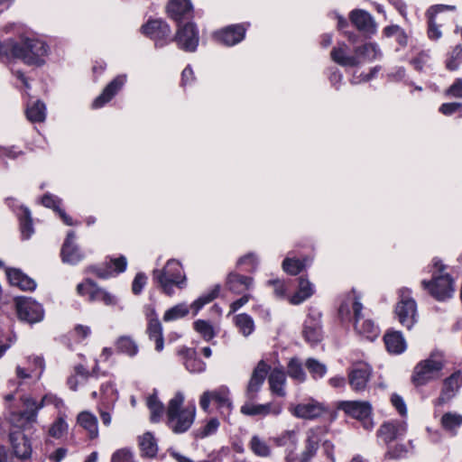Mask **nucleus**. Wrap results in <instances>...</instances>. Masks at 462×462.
<instances>
[{
  "mask_svg": "<svg viewBox=\"0 0 462 462\" xmlns=\"http://www.w3.org/2000/svg\"><path fill=\"white\" fill-rule=\"evenodd\" d=\"M355 52L356 57L360 59V64L375 60L382 55L378 45L374 42H368L356 47Z\"/></svg>",
  "mask_w": 462,
  "mask_h": 462,
  "instance_id": "obj_34",
  "label": "nucleus"
},
{
  "mask_svg": "<svg viewBox=\"0 0 462 462\" xmlns=\"http://www.w3.org/2000/svg\"><path fill=\"white\" fill-rule=\"evenodd\" d=\"M219 291L220 287L217 285L210 291L197 299L191 304V309L194 310V314L196 315L199 311V310L203 308V306L216 299L219 293Z\"/></svg>",
  "mask_w": 462,
  "mask_h": 462,
  "instance_id": "obj_50",
  "label": "nucleus"
},
{
  "mask_svg": "<svg viewBox=\"0 0 462 462\" xmlns=\"http://www.w3.org/2000/svg\"><path fill=\"white\" fill-rule=\"evenodd\" d=\"M193 327L194 329L207 341L211 340L216 336L214 328L208 321L198 319L194 322Z\"/></svg>",
  "mask_w": 462,
  "mask_h": 462,
  "instance_id": "obj_53",
  "label": "nucleus"
},
{
  "mask_svg": "<svg viewBox=\"0 0 462 462\" xmlns=\"http://www.w3.org/2000/svg\"><path fill=\"white\" fill-rule=\"evenodd\" d=\"M184 402V394L180 392L170 400L167 409L168 425L174 433H183L192 425L196 408L194 405L181 409Z\"/></svg>",
  "mask_w": 462,
  "mask_h": 462,
  "instance_id": "obj_4",
  "label": "nucleus"
},
{
  "mask_svg": "<svg viewBox=\"0 0 462 462\" xmlns=\"http://www.w3.org/2000/svg\"><path fill=\"white\" fill-rule=\"evenodd\" d=\"M89 284H91L95 289H99V287L94 282H92L89 279H87L77 285V292L80 296L88 297V300L91 301L92 290L89 289Z\"/></svg>",
  "mask_w": 462,
  "mask_h": 462,
  "instance_id": "obj_61",
  "label": "nucleus"
},
{
  "mask_svg": "<svg viewBox=\"0 0 462 462\" xmlns=\"http://www.w3.org/2000/svg\"><path fill=\"white\" fill-rule=\"evenodd\" d=\"M251 450L259 457H267L271 453V448L266 441L258 436H254L250 440Z\"/></svg>",
  "mask_w": 462,
  "mask_h": 462,
  "instance_id": "obj_51",
  "label": "nucleus"
},
{
  "mask_svg": "<svg viewBox=\"0 0 462 462\" xmlns=\"http://www.w3.org/2000/svg\"><path fill=\"white\" fill-rule=\"evenodd\" d=\"M289 411L293 416L302 420H315L328 412L327 407L314 399L291 404Z\"/></svg>",
  "mask_w": 462,
  "mask_h": 462,
  "instance_id": "obj_10",
  "label": "nucleus"
},
{
  "mask_svg": "<svg viewBox=\"0 0 462 462\" xmlns=\"http://www.w3.org/2000/svg\"><path fill=\"white\" fill-rule=\"evenodd\" d=\"M245 28L241 25L228 26L215 33V37L220 42L232 46L240 42L245 37Z\"/></svg>",
  "mask_w": 462,
  "mask_h": 462,
  "instance_id": "obj_27",
  "label": "nucleus"
},
{
  "mask_svg": "<svg viewBox=\"0 0 462 462\" xmlns=\"http://www.w3.org/2000/svg\"><path fill=\"white\" fill-rule=\"evenodd\" d=\"M288 374L291 378L298 380L299 382H303L306 377L300 363L296 359H291L288 365Z\"/></svg>",
  "mask_w": 462,
  "mask_h": 462,
  "instance_id": "obj_56",
  "label": "nucleus"
},
{
  "mask_svg": "<svg viewBox=\"0 0 462 462\" xmlns=\"http://www.w3.org/2000/svg\"><path fill=\"white\" fill-rule=\"evenodd\" d=\"M306 367L314 378L323 377L327 373L326 365L313 358H309L306 361Z\"/></svg>",
  "mask_w": 462,
  "mask_h": 462,
  "instance_id": "obj_55",
  "label": "nucleus"
},
{
  "mask_svg": "<svg viewBox=\"0 0 462 462\" xmlns=\"http://www.w3.org/2000/svg\"><path fill=\"white\" fill-rule=\"evenodd\" d=\"M462 386V374L456 372L443 382L441 393L435 401L436 405H443L450 402L458 393Z\"/></svg>",
  "mask_w": 462,
  "mask_h": 462,
  "instance_id": "obj_15",
  "label": "nucleus"
},
{
  "mask_svg": "<svg viewBox=\"0 0 462 462\" xmlns=\"http://www.w3.org/2000/svg\"><path fill=\"white\" fill-rule=\"evenodd\" d=\"M6 276L11 285L23 291H33L36 288V282L19 269H7Z\"/></svg>",
  "mask_w": 462,
  "mask_h": 462,
  "instance_id": "obj_28",
  "label": "nucleus"
},
{
  "mask_svg": "<svg viewBox=\"0 0 462 462\" xmlns=\"http://www.w3.org/2000/svg\"><path fill=\"white\" fill-rule=\"evenodd\" d=\"M117 352L129 356H134L138 353V346L136 342L130 337L123 336L116 341Z\"/></svg>",
  "mask_w": 462,
  "mask_h": 462,
  "instance_id": "obj_43",
  "label": "nucleus"
},
{
  "mask_svg": "<svg viewBox=\"0 0 462 462\" xmlns=\"http://www.w3.org/2000/svg\"><path fill=\"white\" fill-rule=\"evenodd\" d=\"M15 305L18 318L22 321L33 324L42 320L43 309L41 304L32 298H16Z\"/></svg>",
  "mask_w": 462,
  "mask_h": 462,
  "instance_id": "obj_9",
  "label": "nucleus"
},
{
  "mask_svg": "<svg viewBox=\"0 0 462 462\" xmlns=\"http://www.w3.org/2000/svg\"><path fill=\"white\" fill-rule=\"evenodd\" d=\"M180 354L185 356L184 365L190 373H201L206 369V364L196 356L193 349L185 348Z\"/></svg>",
  "mask_w": 462,
  "mask_h": 462,
  "instance_id": "obj_36",
  "label": "nucleus"
},
{
  "mask_svg": "<svg viewBox=\"0 0 462 462\" xmlns=\"http://www.w3.org/2000/svg\"><path fill=\"white\" fill-rule=\"evenodd\" d=\"M141 32L154 40L156 47H162L171 34V28L162 20H150L141 27Z\"/></svg>",
  "mask_w": 462,
  "mask_h": 462,
  "instance_id": "obj_13",
  "label": "nucleus"
},
{
  "mask_svg": "<svg viewBox=\"0 0 462 462\" xmlns=\"http://www.w3.org/2000/svg\"><path fill=\"white\" fill-rule=\"evenodd\" d=\"M406 432V424L403 421H391L383 424L378 431L384 442L388 443L402 436Z\"/></svg>",
  "mask_w": 462,
  "mask_h": 462,
  "instance_id": "obj_29",
  "label": "nucleus"
},
{
  "mask_svg": "<svg viewBox=\"0 0 462 462\" xmlns=\"http://www.w3.org/2000/svg\"><path fill=\"white\" fill-rule=\"evenodd\" d=\"M446 360L440 351H433L430 356L420 361L414 368L412 382L417 386H421L439 377Z\"/></svg>",
  "mask_w": 462,
  "mask_h": 462,
  "instance_id": "obj_5",
  "label": "nucleus"
},
{
  "mask_svg": "<svg viewBox=\"0 0 462 462\" xmlns=\"http://www.w3.org/2000/svg\"><path fill=\"white\" fill-rule=\"evenodd\" d=\"M146 317L148 319L147 334L151 340H154L155 349L161 352L164 346L162 326L157 318L154 309L150 308L146 312Z\"/></svg>",
  "mask_w": 462,
  "mask_h": 462,
  "instance_id": "obj_17",
  "label": "nucleus"
},
{
  "mask_svg": "<svg viewBox=\"0 0 462 462\" xmlns=\"http://www.w3.org/2000/svg\"><path fill=\"white\" fill-rule=\"evenodd\" d=\"M191 10L192 5L189 0H171L167 7L169 16L176 22H180Z\"/></svg>",
  "mask_w": 462,
  "mask_h": 462,
  "instance_id": "obj_32",
  "label": "nucleus"
},
{
  "mask_svg": "<svg viewBox=\"0 0 462 462\" xmlns=\"http://www.w3.org/2000/svg\"><path fill=\"white\" fill-rule=\"evenodd\" d=\"M241 413L247 416H278L282 411V406L280 403L268 402L264 404H255L251 402H245L241 406Z\"/></svg>",
  "mask_w": 462,
  "mask_h": 462,
  "instance_id": "obj_16",
  "label": "nucleus"
},
{
  "mask_svg": "<svg viewBox=\"0 0 462 462\" xmlns=\"http://www.w3.org/2000/svg\"><path fill=\"white\" fill-rule=\"evenodd\" d=\"M436 271L431 282L423 281L421 283L428 289L430 294L438 300H446L453 296L455 291L454 281L448 273H443L445 266L440 260L433 262Z\"/></svg>",
  "mask_w": 462,
  "mask_h": 462,
  "instance_id": "obj_7",
  "label": "nucleus"
},
{
  "mask_svg": "<svg viewBox=\"0 0 462 462\" xmlns=\"http://www.w3.org/2000/svg\"><path fill=\"white\" fill-rule=\"evenodd\" d=\"M117 400V391L111 383H107L101 387V402L115 404Z\"/></svg>",
  "mask_w": 462,
  "mask_h": 462,
  "instance_id": "obj_57",
  "label": "nucleus"
},
{
  "mask_svg": "<svg viewBox=\"0 0 462 462\" xmlns=\"http://www.w3.org/2000/svg\"><path fill=\"white\" fill-rule=\"evenodd\" d=\"M22 213L19 216L20 218V226L22 237L23 239H29L34 232L31 212L27 208H22Z\"/></svg>",
  "mask_w": 462,
  "mask_h": 462,
  "instance_id": "obj_46",
  "label": "nucleus"
},
{
  "mask_svg": "<svg viewBox=\"0 0 462 462\" xmlns=\"http://www.w3.org/2000/svg\"><path fill=\"white\" fill-rule=\"evenodd\" d=\"M47 51L46 44L37 39H23L20 43L10 41L0 45V55L21 59L29 65L42 64Z\"/></svg>",
  "mask_w": 462,
  "mask_h": 462,
  "instance_id": "obj_2",
  "label": "nucleus"
},
{
  "mask_svg": "<svg viewBox=\"0 0 462 462\" xmlns=\"http://www.w3.org/2000/svg\"><path fill=\"white\" fill-rule=\"evenodd\" d=\"M349 18L351 23L356 27L360 32L373 34L376 32V23L371 14L365 10L356 9L353 10Z\"/></svg>",
  "mask_w": 462,
  "mask_h": 462,
  "instance_id": "obj_20",
  "label": "nucleus"
},
{
  "mask_svg": "<svg viewBox=\"0 0 462 462\" xmlns=\"http://www.w3.org/2000/svg\"><path fill=\"white\" fill-rule=\"evenodd\" d=\"M147 277L145 274L140 273H137L135 278L134 279L132 284V291L134 294H139L146 284Z\"/></svg>",
  "mask_w": 462,
  "mask_h": 462,
  "instance_id": "obj_64",
  "label": "nucleus"
},
{
  "mask_svg": "<svg viewBox=\"0 0 462 462\" xmlns=\"http://www.w3.org/2000/svg\"><path fill=\"white\" fill-rule=\"evenodd\" d=\"M139 446L143 456L153 457L157 454V443L151 432H145L139 437Z\"/></svg>",
  "mask_w": 462,
  "mask_h": 462,
  "instance_id": "obj_41",
  "label": "nucleus"
},
{
  "mask_svg": "<svg viewBox=\"0 0 462 462\" xmlns=\"http://www.w3.org/2000/svg\"><path fill=\"white\" fill-rule=\"evenodd\" d=\"M115 404L110 403L109 402L106 403L105 402H101L97 407L98 413L100 415L102 423L108 427L112 422V414L111 411L114 410Z\"/></svg>",
  "mask_w": 462,
  "mask_h": 462,
  "instance_id": "obj_54",
  "label": "nucleus"
},
{
  "mask_svg": "<svg viewBox=\"0 0 462 462\" xmlns=\"http://www.w3.org/2000/svg\"><path fill=\"white\" fill-rule=\"evenodd\" d=\"M67 415L65 412L58 414L57 419L50 425L48 434L54 439L63 438L69 430V424L66 421Z\"/></svg>",
  "mask_w": 462,
  "mask_h": 462,
  "instance_id": "obj_39",
  "label": "nucleus"
},
{
  "mask_svg": "<svg viewBox=\"0 0 462 462\" xmlns=\"http://www.w3.org/2000/svg\"><path fill=\"white\" fill-rule=\"evenodd\" d=\"M61 257L63 262L70 264L79 263L84 257V254L75 244V233L73 231H69L67 235L61 248Z\"/></svg>",
  "mask_w": 462,
  "mask_h": 462,
  "instance_id": "obj_22",
  "label": "nucleus"
},
{
  "mask_svg": "<svg viewBox=\"0 0 462 462\" xmlns=\"http://www.w3.org/2000/svg\"><path fill=\"white\" fill-rule=\"evenodd\" d=\"M146 404L151 412V420L157 422L164 413L162 402H160L156 394L153 393L147 398Z\"/></svg>",
  "mask_w": 462,
  "mask_h": 462,
  "instance_id": "obj_47",
  "label": "nucleus"
},
{
  "mask_svg": "<svg viewBox=\"0 0 462 462\" xmlns=\"http://www.w3.org/2000/svg\"><path fill=\"white\" fill-rule=\"evenodd\" d=\"M77 425L85 430L90 439H95L99 435L98 420L97 416L89 411H80L76 418Z\"/></svg>",
  "mask_w": 462,
  "mask_h": 462,
  "instance_id": "obj_24",
  "label": "nucleus"
},
{
  "mask_svg": "<svg viewBox=\"0 0 462 462\" xmlns=\"http://www.w3.org/2000/svg\"><path fill=\"white\" fill-rule=\"evenodd\" d=\"M362 310L363 306L356 297L351 296L341 304L339 314L343 319H349L351 312H353L356 331L366 339L373 341L379 336V328L374 325L373 320L365 319Z\"/></svg>",
  "mask_w": 462,
  "mask_h": 462,
  "instance_id": "obj_3",
  "label": "nucleus"
},
{
  "mask_svg": "<svg viewBox=\"0 0 462 462\" xmlns=\"http://www.w3.org/2000/svg\"><path fill=\"white\" fill-rule=\"evenodd\" d=\"M189 313V308L184 303H180L167 310L163 315L165 322L173 321L185 317Z\"/></svg>",
  "mask_w": 462,
  "mask_h": 462,
  "instance_id": "obj_52",
  "label": "nucleus"
},
{
  "mask_svg": "<svg viewBox=\"0 0 462 462\" xmlns=\"http://www.w3.org/2000/svg\"><path fill=\"white\" fill-rule=\"evenodd\" d=\"M269 370L270 365L263 360L258 362L257 365L253 370L246 386L245 396L248 400L253 401L257 397V393L261 390Z\"/></svg>",
  "mask_w": 462,
  "mask_h": 462,
  "instance_id": "obj_12",
  "label": "nucleus"
},
{
  "mask_svg": "<svg viewBox=\"0 0 462 462\" xmlns=\"http://www.w3.org/2000/svg\"><path fill=\"white\" fill-rule=\"evenodd\" d=\"M268 383L270 390L273 394L280 397H284L286 395V375L284 372L279 369L273 370L269 375Z\"/></svg>",
  "mask_w": 462,
  "mask_h": 462,
  "instance_id": "obj_33",
  "label": "nucleus"
},
{
  "mask_svg": "<svg viewBox=\"0 0 462 462\" xmlns=\"http://www.w3.org/2000/svg\"><path fill=\"white\" fill-rule=\"evenodd\" d=\"M211 401L215 402L221 409L230 411L232 407V402L229 398V390L226 387H220L214 391L204 392L199 399V405L201 409L208 411Z\"/></svg>",
  "mask_w": 462,
  "mask_h": 462,
  "instance_id": "obj_14",
  "label": "nucleus"
},
{
  "mask_svg": "<svg viewBox=\"0 0 462 462\" xmlns=\"http://www.w3.org/2000/svg\"><path fill=\"white\" fill-rule=\"evenodd\" d=\"M303 336L310 343H317L321 339L320 314H309L303 328Z\"/></svg>",
  "mask_w": 462,
  "mask_h": 462,
  "instance_id": "obj_26",
  "label": "nucleus"
},
{
  "mask_svg": "<svg viewBox=\"0 0 462 462\" xmlns=\"http://www.w3.org/2000/svg\"><path fill=\"white\" fill-rule=\"evenodd\" d=\"M111 462H134L133 453L127 448H121L114 452Z\"/></svg>",
  "mask_w": 462,
  "mask_h": 462,
  "instance_id": "obj_60",
  "label": "nucleus"
},
{
  "mask_svg": "<svg viewBox=\"0 0 462 462\" xmlns=\"http://www.w3.org/2000/svg\"><path fill=\"white\" fill-rule=\"evenodd\" d=\"M440 423L446 431L457 434V430L462 426V414L456 411L446 412L442 415Z\"/></svg>",
  "mask_w": 462,
  "mask_h": 462,
  "instance_id": "obj_38",
  "label": "nucleus"
},
{
  "mask_svg": "<svg viewBox=\"0 0 462 462\" xmlns=\"http://www.w3.org/2000/svg\"><path fill=\"white\" fill-rule=\"evenodd\" d=\"M446 94L451 97L462 98V79H457L446 90Z\"/></svg>",
  "mask_w": 462,
  "mask_h": 462,
  "instance_id": "obj_63",
  "label": "nucleus"
},
{
  "mask_svg": "<svg viewBox=\"0 0 462 462\" xmlns=\"http://www.w3.org/2000/svg\"><path fill=\"white\" fill-rule=\"evenodd\" d=\"M428 18H429V29H428L429 37L431 40H439L442 35L439 26L436 23L435 17L428 16Z\"/></svg>",
  "mask_w": 462,
  "mask_h": 462,
  "instance_id": "obj_62",
  "label": "nucleus"
},
{
  "mask_svg": "<svg viewBox=\"0 0 462 462\" xmlns=\"http://www.w3.org/2000/svg\"><path fill=\"white\" fill-rule=\"evenodd\" d=\"M42 202L45 207L51 208L57 212H59V215L63 220L64 224H66L67 226L74 225L71 217L68 216L63 210L59 208V204L60 203V200L59 199L52 195L47 194L43 196V198L42 199Z\"/></svg>",
  "mask_w": 462,
  "mask_h": 462,
  "instance_id": "obj_45",
  "label": "nucleus"
},
{
  "mask_svg": "<svg viewBox=\"0 0 462 462\" xmlns=\"http://www.w3.org/2000/svg\"><path fill=\"white\" fill-rule=\"evenodd\" d=\"M34 368H25L18 365L16 367V375L20 379H27L31 377H35L36 379H40L43 368L44 362L43 359L40 356H34L32 358Z\"/></svg>",
  "mask_w": 462,
  "mask_h": 462,
  "instance_id": "obj_37",
  "label": "nucleus"
},
{
  "mask_svg": "<svg viewBox=\"0 0 462 462\" xmlns=\"http://www.w3.org/2000/svg\"><path fill=\"white\" fill-rule=\"evenodd\" d=\"M307 265V259L300 260L292 257H286L282 264V270L290 275H297Z\"/></svg>",
  "mask_w": 462,
  "mask_h": 462,
  "instance_id": "obj_44",
  "label": "nucleus"
},
{
  "mask_svg": "<svg viewBox=\"0 0 462 462\" xmlns=\"http://www.w3.org/2000/svg\"><path fill=\"white\" fill-rule=\"evenodd\" d=\"M152 277L168 295H171L173 293V285L182 288L186 282V276L182 271V266L180 263L175 259L169 260L163 269L153 270Z\"/></svg>",
  "mask_w": 462,
  "mask_h": 462,
  "instance_id": "obj_6",
  "label": "nucleus"
},
{
  "mask_svg": "<svg viewBox=\"0 0 462 462\" xmlns=\"http://www.w3.org/2000/svg\"><path fill=\"white\" fill-rule=\"evenodd\" d=\"M89 289L92 290L91 301H103L108 306L116 304V297L112 293L101 288L95 289L91 284H89Z\"/></svg>",
  "mask_w": 462,
  "mask_h": 462,
  "instance_id": "obj_49",
  "label": "nucleus"
},
{
  "mask_svg": "<svg viewBox=\"0 0 462 462\" xmlns=\"http://www.w3.org/2000/svg\"><path fill=\"white\" fill-rule=\"evenodd\" d=\"M338 408L360 420L368 419L372 411L371 404L368 402L344 401L339 402Z\"/></svg>",
  "mask_w": 462,
  "mask_h": 462,
  "instance_id": "obj_18",
  "label": "nucleus"
},
{
  "mask_svg": "<svg viewBox=\"0 0 462 462\" xmlns=\"http://www.w3.org/2000/svg\"><path fill=\"white\" fill-rule=\"evenodd\" d=\"M226 285L235 293H242L251 288L253 279L237 273H230L227 276Z\"/></svg>",
  "mask_w": 462,
  "mask_h": 462,
  "instance_id": "obj_35",
  "label": "nucleus"
},
{
  "mask_svg": "<svg viewBox=\"0 0 462 462\" xmlns=\"http://www.w3.org/2000/svg\"><path fill=\"white\" fill-rule=\"evenodd\" d=\"M45 110V105L41 101H36L27 107V118L32 122H42L46 116Z\"/></svg>",
  "mask_w": 462,
  "mask_h": 462,
  "instance_id": "obj_48",
  "label": "nucleus"
},
{
  "mask_svg": "<svg viewBox=\"0 0 462 462\" xmlns=\"http://www.w3.org/2000/svg\"><path fill=\"white\" fill-rule=\"evenodd\" d=\"M23 154V151L18 149L16 146H0V160H4L5 158L15 160Z\"/></svg>",
  "mask_w": 462,
  "mask_h": 462,
  "instance_id": "obj_59",
  "label": "nucleus"
},
{
  "mask_svg": "<svg viewBox=\"0 0 462 462\" xmlns=\"http://www.w3.org/2000/svg\"><path fill=\"white\" fill-rule=\"evenodd\" d=\"M371 367L366 364L356 365L349 374V384L356 392L364 391L370 379Z\"/></svg>",
  "mask_w": 462,
  "mask_h": 462,
  "instance_id": "obj_21",
  "label": "nucleus"
},
{
  "mask_svg": "<svg viewBox=\"0 0 462 462\" xmlns=\"http://www.w3.org/2000/svg\"><path fill=\"white\" fill-rule=\"evenodd\" d=\"M400 301L395 308V313L399 322L408 329H411L417 322V305L413 299L410 297L408 289L400 291Z\"/></svg>",
  "mask_w": 462,
  "mask_h": 462,
  "instance_id": "obj_8",
  "label": "nucleus"
},
{
  "mask_svg": "<svg viewBox=\"0 0 462 462\" xmlns=\"http://www.w3.org/2000/svg\"><path fill=\"white\" fill-rule=\"evenodd\" d=\"M10 441L13 452L16 457L25 459L31 456V442L23 433L20 431L11 433Z\"/></svg>",
  "mask_w": 462,
  "mask_h": 462,
  "instance_id": "obj_25",
  "label": "nucleus"
},
{
  "mask_svg": "<svg viewBox=\"0 0 462 462\" xmlns=\"http://www.w3.org/2000/svg\"><path fill=\"white\" fill-rule=\"evenodd\" d=\"M126 82L125 75H119L115 78L103 90V92L93 101L92 106L99 108L109 102L112 97Z\"/></svg>",
  "mask_w": 462,
  "mask_h": 462,
  "instance_id": "obj_23",
  "label": "nucleus"
},
{
  "mask_svg": "<svg viewBox=\"0 0 462 462\" xmlns=\"http://www.w3.org/2000/svg\"><path fill=\"white\" fill-rule=\"evenodd\" d=\"M383 341L387 351L392 354H402L407 347L406 341L399 331H387L383 337Z\"/></svg>",
  "mask_w": 462,
  "mask_h": 462,
  "instance_id": "obj_30",
  "label": "nucleus"
},
{
  "mask_svg": "<svg viewBox=\"0 0 462 462\" xmlns=\"http://www.w3.org/2000/svg\"><path fill=\"white\" fill-rule=\"evenodd\" d=\"M25 402L28 407H30L31 405L34 406V409L36 411L46 405H53L54 408L58 411V414H60V412H65L64 402L60 398L51 393L44 395L39 405H36L35 402L30 399H26Z\"/></svg>",
  "mask_w": 462,
  "mask_h": 462,
  "instance_id": "obj_40",
  "label": "nucleus"
},
{
  "mask_svg": "<svg viewBox=\"0 0 462 462\" xmlns=\"http://www.w3.org/2000/svg\"><path fill=\"white\" fill-rule=\"evenodd\" d=\"M315 292V287L307 278L299 279L298 291L289 299L290 303L299 305L311 297Z\"/></svg>",
  "mask_w": 462,
  "mask_h": 462,
  "instance_id": "obj_31",
  "label": "nucleus"
},
{
  "mask_svg": "<svg viewBox=\"0 0 462 462\" xmlns=\"http://www.w3.org/2000/svg\"><path fill=\"white\" fill-rule=\"evenodd\" d=\"M333 61L342 67H356L360 65V59L356 57V52L349 54V47L344 43H338L334 47L330 53Z\"/></svg>",
  "mask_w": 462,
  "mask_h": 462,
  "instance_id": "obj_19",
  "label": "nucleus"
},
{
  "mask_svg": "<svg viewBox=\"0 0 462 462\" xmlns=\"http://www.w3.org/2000/svg\"><path fill=\"white\" fill-rule=\"evenodd\" d=\"M234 322L244 337L250 336L254 330V319L248 314L241 313L235 316Z\"/></svg>",
  "mask_w": 462,
  "mask_h": 462,
  "instance_id": "obj_42",
  "label": "nucleus"
},
{
  "mask_svg": "<svg viewBox=\"0 0 462 462\" xmlns=\"http://www.w3.org/2000/svg\"><path fill=\"white\" fill-rule=\"evenodd\" d=\"M462 62V47L457 45L454 48L448 60H447V68L450 70H455Z\"/></svg>",
  "mask_w": 462,
  "mask_h": 462,
  "instance_id": "obj_58",
  "label": "nucleus"
},
{
  "mask_svg": "<svg viewBox=\"0 0 462 462\" xmlns=\"http://www.w3.org/2000/svg\"><path fill=\"white\" fill-rule=\"evenodd\" d=\"M174 41L180 49L186 51H194L199 44V32L196 25L192 23H188L183 26H180Z\"/></svg>",
  "mask_w": 462,
  "mask_h": 462,
  "instance_id": "obj_11",
  "label": "nucleus"
},
{
  "mask_svg": "<svg viewBox=\"0 0 462 462\" xmlns=\"http://www.w3.org/2000/svg\"><path fill=\"white\" fill-rule=\"evenodd\" d=\"M323 433L324 430L320 427L308 430L306 432L304 449L300 453L296 452L298 435L295 430L283 432L277 439V444L285 448L286 462H310L317 454Z\"/></svg>",
  "mask_w": 462,
  "mask_h": 462,
  "instance_id": "obj_1",
  "label": "nucleus"
}]
</instances>
